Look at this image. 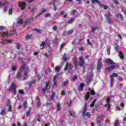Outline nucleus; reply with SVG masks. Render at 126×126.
Masks as SVG:
<instances>
[{"label":"nucleus","mask_w":126,"mask_h":126,"mask_svg":"<svg viewBox=\"0 0 126 126\" xmlns=\"http://www.w3.org/2000/svg\"><path fill=\"white\" fill-rule=\"evenodd\" d=\"M114 50L116 51V52H119V48H118V46L117 44H114Z\"/></svg>","instance_id":"obj_18"},{"label":"nucleus","mask_w":126,"mask_h":126,"mask_svg":"<svg viewBox=\"0 0 126 126\" xmlns=\"http://www.w3.org/2000/svg\"><path fill=\"white\" fill-rule=\"evenodd\" d=\"M115 126H120V122H119V121H116Z\"/></svg>","instance_id":"obj_56"},{"label":"nucleus","mask_w":126,"mask_h":126,"mask_svg":"<svg viewBox=\"0 0 126 126\" xmlns=\"http://www.w3.org/2000/svg\"><path fill=\"white\" fill-rule=\"evenodd\" d=\"M105 117L104 115H101L97 118L98 126H103V125H104L103 121H104V119H105Z\"/></svg>","instance_id":"obj_4"},{"label":"nucleus","mask_w":126,"mask_h":126,"mask_svg":"<svg viewBox=\"0 0 126 126\" xmlns=\"http://www.w3.org/2000/svg\"><path fill=\"white\" fill-rule=\"evenodd\" d=\"M19 92L20 94H25V92H24V91L23 90H19Z\"/></svg>","instance_id":"obj_37"},{"label":"nucleus","mask_w":126,"mask_h":126,"mask_svg":"<svg viewBox=\"0 0 126 126\" xmlns=\"http://www.w3.org/2000/svg\"><path fill=\"white\" fill-rule=\"evenodd\" d=\"M111 101V98H110V97H108L107 99V102L108 104H110V101Z\"/></svg>","instance_id":"obj_60"},{"label":"nucleus","mask_w":126,"mask_h":126,"mask_svg":"<svg viewBox=\"0 0 126 126\" xmlns=\"http://www.w3.org/2000/svg\"><path fill=\"white\" fill-rule=\"evenodd\" d=\"M8 1H6V0H5L3 3V6H5V5H8Z\"/></svg>","instance_id":"obj_41"},{"label":"nucleus","mask_w":126,"mask_h":126,"mask_svg":"<svg viewBox=\"0 0 126 126\" xmlns=\"http://www.w3.org/2000/svg\"><path fill=\"white\" fill-rule=\"evenodd\" d=\"M63 46H64V44L63 43L61 45L60 47V51L62 50V49L63 47Z\"/></svg>","instance_id":"obj_57"},{"label":"nucleus","mask_w":126,"mask_h":126,"mask_svg":"<svg viewBox=\"0 0 126 126\" xmlns=\"http://www.w3.org/2000/svg\"><path fill=\"white\" fill-rule=\"evenodd\" d=\"M92 3L94 4V3H97L98 2V0H91Z\"/></svg>","instance_id":"obj_43"},{"label":"nucleus","mask_w":126,"mask_h":126,"mask_svg":"<svg viewBox=\"0 0 126 126\" xmlns=\"http://www.w3.org/2000/svg\"><path fill=\"white\" fill-rule=\"evenodd\" d=\"M110 50H111V47H109L108 50H107V53L109 56H110Z\"/></svg>","instance_id":"obj_59"},{"label":"nucleus","mask_w":126,"mask_h":126,"mask_svg":"<svg viewBox=\"0 0 126 126\" xmlns=\"http://www.w3.org/2000/svg\"><path fill=\"white\" fill-rule=\"evenodd\" d=\"M11 69L13 70V71H15L17 70V68L15 65H14L12 68Z\"/></svg>","instance_id":"obj_39"},{"label":"nucleus","mask_w":126,"mask_h":126,"mask_svg":"<svg viewBox=\"0 0 126 126\" xmlns=\"http://www.w3.org/2000/svg\"><path fill=\"white\" fill-rule=\"evenodd\" d=\"M37 6L35 5L32 7V9L31 10L32 12H33L34 13V12H35V10H37Z\"/></svg>","instance_id":"obj_24"},{"label":"nucleus","mask_w":126,"mask_h":126,"mask_svg":"<svg viewBox=\"0 0 126 126\" xmlns=\"http://www.w3.org/2000/svg\"><path fill=\"white\" fill-rule=\"evenodd\" d=\"M78 90L79 91H83L84 90V84L83 83H81L78 87Z\"/></svg>","instance_id":"obj_10"},{"label":"nucleus","mask_w":126,"mask_h":126,"mask_svg":"<svg viewBox=\"0 0 126 126\" xmlns=\"http://www.w3.org/2000/svg\"><path fill=\"white\" fill-rule=\"evenodd\" d=\"M91 94L92 95H96V93L95 92V91H94V90H91Z\"/></svg>","instance_id":"obj_40"},{"label":"nucleus","mask_w":126,"mask_h":126,"mask_svg":"<svg viewBox=\"0 0 126 126\" xmlns=\"http://www.w3.org/2000/svg\"><path fill=\"white\" fill-rule=\"evenodd\" d=\"M41 103L40 101H37V107H40V103Z\"/></svg>","instance_id":"obj_62"},{"label":"nucleus","mask_w":126,"mask_h":126,"mask_svg":"<svg viewBox=\"0 0 126 126\" xmlns=\"http://www.w3.org/2000/svg\"><path fill=\"white\" fill-rule=\"evenodd\" d=\"M31 112V110H30V109L27 112V113H26L27 117L29 116V115H30Z\"/></svg>","instance_id":"obj_47"},{"label":"nucleus","mask_w":126,"mask_h":126,"mask_svg":"<svg viewBox=\"0 0 126 126\" xmlns=\"http://www.w3.org/2000/svg\"><path fill=\"white\" fill-rule=\"evenodd\" d=\"M104 7V9H108V8L109 7L108 6H106L105 5H102Z\"/></svg>","instance_id":"obj_64"},{"label":"nucleus","mask_w":126,"mask_h":126,"mask_svg":"<svg viewBox=\"0 0 126 126\" xmlns=\"http://www.w3.org/2000/svg\"><path fill=\"white\" fill-rule=\"evenodd\" d=\"M4 41L5 42H7V43H9V44H11V43H12V41H11V40H9V39H4Z\"/></svg>","instance_id":"obj_31"},{"label":"nucleus","mask_w":126,"mask_h":126,"mask_svg":"<svg viewBox=\"0 0 126 126\" xmlns=\"http://www.w3.org/2000/svg\"><path fill=\"white\" fill-rule=\"evenodd\" d=\"M32 21H33V17H31L29 19V20L28 21V24H31V23H32Z\"/></svg>","instance_id":"obj_21"},{"label":"nucleus","mask_w":126,"mask_h":126,"mask_svg":"<svg viewBox=\"0 0 126 126\" xmlns=\"http://www.w3.org/2000/svg\"><path fill=\"white\" fill-rule=\"evenodd\" d=\"M110 81H113L114 80V77L112 75L110 76Z\"/></svg>","instance_id":"obj_61"},{"label":"nucleus","mask_w":126,"mask_h":126,"mask_svg":"<svg viewBox=\"0 0 126 126\" xmlns=\"http://www.w3.org/2000/svg\"><path fill=\"white\" fill-rule=\"evenodd\" d=\"M74 32V30H70L69 31H68L67 32V34L68 35H71V34H73V32Z\"/></svg>","instance_id":"obj_22"},{"label":"nucleus","mask_w":126,"mask_h":126,"mask_svg":"<svg viewBox=\"0 0 126 126\" xmlns=\"http://www.w3.org/2000/svg\"><path fill=\"white\" fill-rule=\"evenodd\" d=\"M23 107L25 109L27 107V101L24 102L23 103Z\"/></svg>","instance_id":"obj_32"},{"label":"nucleus","mask_w":126,"mask_h":126,"mask_svg":"<svg viewBox=\"0 0 126 126\" xmlns=\"http://www.w3.org/2000/svg\"><path fill=\"white\" fill-rule=\"evenodd\" d=\"M112 75L113 77H118L119 76V74L117 73H113Z\"/></svg>","instance_id":"obj_36"},{"label":"nucleus","mask_w":126,"mask_h":126,"mask_svg":"<svg viewBox=\"0 0 126 126\" xmlns=\"http://www.w3.org/2000/svg\"><path fill=\"white\" fill-rule=\"evenodd\" d=\"M32 38V35L28 34L26 37L25 38L26 40H29L30 39H31Z\"/></svg>","instance_id":"obj_26"},{"label":"nucleus","mask_w":126,"mask_h":126,"mask_svg":"<svg viewBox=\"0 0 126 126\" xmlns=\"http://www.w3.org/2000/svg\"><path fill=\"white\" fill-rule=\"evenodd\" d=\"M98 29H99V28H98V27H92V33H95V31H96V30H98Z\"/></svg>","instance_id":"obj_16"},{"label":"nucleus","mask_w":126,"mask_h":126,"mask_svg":"<svg viewBox=\"0 0 126 126\" xmlns=\"http://www.w3.org/2000/svg\"><path fill=\"white\" fill-rule=\"evenodd\" d=\"M20 47H21V45H20V43H17L16 44V48L17 50H19L20 49Z\"/></svg>","instance_id":"obj_25"},{"label":"nucleus","mask_w":126,"mask_h":126,"mask_svg":"<svg viewBox=\"0 0 126 126\" xmlns=\"http://www.w3.org/2000/svg\"><path fill=\"white\" fill-rule=\"evenodd\" d=\"M23 70L25 72V79H27L28 78V72H29V67L26 66V65L25 64H23L19 72H18L16 74V78L17 79H21L23 77L22 76V71Z\"/></svg>","instance_id":"obj_1"},{"label":"nucleus","mask_w":126,"mask_h":126,"mask_svg":"<svg viewBox=\"0 0 126 126\" xmlns=\"http://www.w3.org/2000/svg\"><path fill=\"white\" fill-rule=\"evenodd\" d=\"M63 60L64 62H66V61H67V59L66 58V55L65 54V53L63 54Z\"/></svg>","instance_id":"obj_30"},{"label":"nucleus","mask_w":126,"mask_h":126,"mask_svg":"<svg viewBox=\"0 0 126 126\" xmlns=\"http://www.w3.org/2000/svg\"><path fill=\"white\" fill-rule=\"evenodd\" d=\"M15 31H12L10 32V36H12V35H14V34H15Z\"/></svg>","instance_id":"obj_45"},{"label":"nucleus","mask_w":126,"mask_h":126,"mask_svg":"<svg viewBox=\"0 0 126 126\" xmlns=\"http://www.w3.org/2000/svg\"><path fill=\"white\" fill-rule=\"evenodd\" d=\"M73 68V66H72V64L71 63L68 64V63H66L64 70L66 71L67 69H69V70H72V69Z\"/></svg>","instance_id":"obj_5"},{"label":"nucleus","mask_w":126,"mask_h":126,"mask_svg":"<svg viewBox=\"0 0 126 126\" xmlns=\"http://www.w3.org/2000/svg\"><path fill=\"white\" fill-rule=\"evenodd\" d=\"M55 70H56V71H60V70H61V67H60V66H57L55 67Z\"/></svg>","instance_id":"obj_33"},{"label":"nucleus","mask_w":126,"mask_h":126,"mask_svg":"<svg viewBox=\"0 0 126 126\" xmlns=\"http://www.w3.org/2000/svg\"><path fill=\"white\" fill-rule=\"evenodd\" d=\"M61 110V103H58L57 104V109L56 112H59Z\"/></svg>","instance_id":"obj_17"},{"label":"nucleus","mask_w":126,"mask_h":126,"mask_svg":"<svg viewBox=\"0 0 126 126\" xmlns=\"http://www.w3.org/2000/svg\"><path fill=\"white\" fill-rule=\"evenodd\" d=\"M45 45H46L45 43L44 42H42L41 44H40L39 45V47H41L40 48L41 50H42V49H44V46H45Z\"/></svg>","instance_id":"obj_28"},{"label":"nucleus","mask_w":126,"mask_h":126,"mask_svg":"<svg viewBox=\"0 0 126 126\" xmlns=\"http://www.w3.org/2000/svg\"><path fill=\"white\" fill-rule=\"evenodd\" d=\"M53 30H54V31H57L58 30V26H54L52 28Z\"/></svg>","instance_id":"obj_35"},{"label":"nucleus","mask_w":126,"mask_h":126,"mask_svg":"<svg viewBox=\"0 0 126 126\" xmlns=\"http://www.w3.org/2000/svg\"><path fill=\"white\" fill-rule=\"evenodd\" d=\"M119 56L121 60H125V57H124V55H123V53H122V52L120 51L119 52Z\"/></svg>","instance_id":"obj_19"},{"label":"nucleus","mask_w":126,"mask_h":126,"mask_svg":"<svg viewBox=\"0 0 126 126\" xmlns=\"http://www.w3.org/2000/svg\"><path fill=\"white\" fill-rule=\"evenodd\" d=\"M7 107H11V104H10V101L8 100L6 105Z\"/></svg>","instance_id":"obj_48"},{"label":"nucleus","mask_w":126,"mask_h":126,"mask_svg":"<svg viewBox=\"0 0 126 126\" xmlns=\"http://www.w3.org/2000/svg\"><path fill=\"white\" fill-rule=\"evenodd\" d=\"M105 63H108V64H110V65L115 64V63H114V61H113L110 59H106L105 60Z\"/></svg>","instance_id":"obj_11"},{"label":"nucleus","mask_w":126,"mask_h":126,"mask_svg":"<svg viewBox=\"0 0 126 126\" xmlns=\"http://www.w3.org/2000/svg\"><path fill=\"white\" fill-rule=\"evenodd\" d=\"M69 113L71 117H74V116H75V113H74V112H73L72 113L71 112H70V111H69Z\"/></svg>","instance_id":"obj_49"},{"label":"nucleus","mask_w":126,"mask_h":126,"mask_svg":"<svg viewBox=\"0 0 126 126\" xmlns=\"http://www.w3.org/2000/svg\"><path fill=\"white\" fill-rule=\"evenodd\" d=\"M105 17L106 19V22L111 24V23H112V19L110 18L111 17V13L105 14Z\"/></svg>","instance_id":"obj_7"},{"label":"nucleus","mask_w":126,"mask_h":126,"mask_svg":"<svg viewBox=\"0 0 126 126\" xmlns=\"http://www.w3.org/2000/svg\"><path fill=\"white\" fill-rule=\"evenodd\" d=\"M9 35V32H1V36H2L4 38L5 37H7Z\"/></svg>","instance_id":"obj_12"},{"label":"nucleus","mask_w":126,"mask_h":126,"mask_svg":"<svg viewBox=\"0 0 126 126\" xmlns=\"http://www.w3.org/2000/svg\"><path fill=\"white\" fill-rule=\"evenodd\" d=\"M72 21H73V19H69L67 21V23H68V24H71V23H72Z\"/></svg>","instance_id":"obj_42"},{"label":"nucleus","mask_w":126,"mask_h":126,"mask_svg":"<svg viewBox=\"0 0 126 126\" xmlns=\"http://www.w3.org/2000/svg\"><path fill=\"white\" fill-rule=\"evenodd\" d=\"M8 91L9 92L13 93L14 95H16V94H17V92L16 91V87L15 86V85L13 84V83L11 84L10 87H9Z\"/></svg>","instance_id":"obj_2"},{"label":"nucleus","mask_w":126,"mask_h":126,"mask_svg":"<svg viewBox=\"0 0 126 126\" xmlns=\"http://www.w3.org/2000/svg\"><path fill=\"white\" fill-rule=\"evenodd\" d=\"M33 30L34 31H37L38 33H41V30H38L37 28H35Z\"/></svg>","instance_id":"obj_52"},{"label":"nucleus","mask_w":126,"mask_h":126,"mask_svg":"<svg viewBox=\"0 0 126 126\" xmlns=\"http://www.w3.org/2000/svg\"><path fill=\"white\" fill-rule=\"evenodd\" d=\"M5 114V107H4L3 109L1 110L0 112V115L1 116H4Z\"/></svg>","instance_id":"obj_15"},{"label":"nucleus","mask_w":126,"mask_h":126,"mask_svg":"<svg viewBox=\"0 0 126 126\" xmlns=\"http://www.w3.org/2000/svg\"><path fill=\"white\" fill-rule=\"evenodd\" d=\"M102 66H103V59L99 58L96 65V69L98 72L101 71Z\"/></svg>","instance_id":"obj_3"},{"label":"nucleus","mask_w":126,"mask_h":126,"mask_svg":"<svg viewBox=\"0 0 126 126\" xmlns=\"http://www.w3.org/2000/svg\"><path fill=\"white\" fill-rule=\"evenodd\" d=\"M56 96V93L55 92H53L52 94L51 95V96L50 97L51 101H54V98Z\"/></svg>","instance_id":"obj_14"},{"label":"nucleus","mask_w":126,"mask_h":126,"mask_svg":"<svg viewBox=\"0 0 126 126\" xmlns=\"http://www.w3.org/2000/svg\"><path fill=\"white\" fill-rule=\"evenodd\" d=\"M87 111V108H83L82 115L85 114V112Z\"/></svg>","instance_id":"obj_54"},{"label":"nucleus","mask_w":126,"mask_h":126,"mask_svg":"<svg viewBox=\"0 0 126 126\" xmlns=\"http://www.w3.org/2000/svg\"><path fill=\"white\" fill-rule=\"evenodd\" d=\"M19 7H21L22 10H24L26 8V2H19Z\"/></svg>","instance_id":"obj_6"},{"label":"nucleus","mask_w":126,"mask_h":126,"mask_svg":"<svg viewBox=\"0 0 126 126\" xmlns=\"http://www.w3.org/2000/svg\"><path fill=\"white\" fill-rule=\"evenodd\" d=\"M8 14L9 15H12V8H10L9 10Z\"/></svg>","instance_id":"obj_50"},{"label":"nucleus","mask_w":126,"mask_h":126,"mask_svg":"<svg viewBox=\"0 0 126 126\" xmlns=\"http://www.w3.org/2000/svg\"><path fill=\"white\" fill-rule=\"evenodd\" d=\"M45 89H46V90H48V86H49V84L48 83V82H45Z\"/></svg>","instance_id":"obj_55"},{"label":"nucleus","mask_w":126,"mask_h":126,"mask_svg":"<svg viewBox=\"0 0 126 126\" xmlns=\"http://www.w3.org/2000/svg\"><path fill=\"white\" fill-rule=\"evenodd\" d=\"M80 63L78 65L79 66H84V64H85V61H84V59L83 57H79Z\"/></svg>","instance_id":"obj_8"},{"label":"nucleus","mask_w":126,"mask_h":126,"mask_svg":"<svg viewBox=\"0 0 126 126\" xmlns=\"http://www.w3.org/2000/svg\"><path fill=\"white\" fill-rule=\"evenodd\" d=\"M7 8H8L6 6L4 7V12H6V11H7Z\"/></svg>","instance_id":"obj_63"},{"label":"nucleus","mask_w":126,"mask_h":126,"mask_svg":"<svg viewBox=\"0 0 126 126\" xmlns=\"http://www.w3.org/2000/svg\"><path fill=\"white\" fill-rule=\"evenodd\" d=\"M90 98V92H88L87 93V96H86V100H88Z\"/></svg>","instance_id":"obj_27"},{"label":"nucleus","mask_w":126,"mask_h":126,"mask_svg":"<svg viewBox=\"0 0 126 126\" xmlns=\"http://www.w3.org/2000/svg\"><path fill=\"white\" fill-rule=\"evenodd\" d=\"M67 104H68V107H70L71 106V104H72V100L70 99V101L68 104V102L67 101Z\"/></svg>","instance_id":"obj_38"},{"label":"nucleus","mask_w":126,"mask_h":126,"mask_svg":"<svg viewBox=\"0 0 126 126\" xmlns=\"http://www.w3.org/2000/svg\"><path fill=\"white\" fill-rule=\"evenodd\" d=\"M18 24L20 25H22V24H23V21L22 20V19H20L18 22Z\"/></svg>","instance_id":"obj_34"},{"label":"nucleus","mask_w":126,"mask_h":126,"mask_svg":"<svg viewBox=\"0 0 126 126\" xmlns=\"http://www.w3.org/2000/svg\"><path fill=\"white\" fill-rule=\"evenodd\" d=\"M46 11H47V10L45 8H43V9L41 10V12H40L38 14V15H41V14H43V13H45Z\"/></svg>","instance_id":"obj_29"},{"label":"nucleus","mask_w":126,"mask_h":126,"mask_svg":"<svg viewBox=\"0 0 126 126\" xmlns=\"http://www.w3.org/2000/svg\"><path fill=\"white\" fill-rule=\"evenodd\" d=\"M87 44H88V45H89L90 46H92V43H91V42H90V40H89V39H87Z\"/></svg>","instance_id":"obj_46"},{"label":"nucleus","mask_w":126,"mask_h":126,"mask_svg":"<svg viewBox=\"0 0 126 126\" xmlns=\"http://www.w3.org/2000/svg\"><path fill=\"white\" fill-rule=\"evenodd\" d=\"M57 0H54V3H53V9L55 11H57V6H56V4H55V2H56Z\"/></svg>","instance_id":"obj_20"},{"label":"nucleus","mask_w":126,"mask_h":126,"mask_svg":"<svg viewBox=\"0 0 126 126\" xmlns=\"http://www.w3.org/2000/svg\"><path fill=\"white\" fill-rule=\"evenodd\" d=\"M83 117H87L88 119H90L91 118V115H90V113L87 112L86 113H84V114H82Z\"/></svg>","instance_id":"obj_13"},{"label":"nucleus","mask_w":126,"mask_h":126,"mask_svg":"<svg viewBox=\"0 0 126 126\" xmlns=\"http://www.w3.org/2000/svg\"><path fill=\"white\" fill-rule=\"evenodd\" d=\"M75 12H76V10H73L71 12V15H74V14H75Z\"/></svg>","instance_id":"obj_44"},{"label":"nucleus","mask_w":126,"mask_h":126,"mask_svg":"<svg viewBox=\"0 0 126 126\" xmlns=\"http://www.w3.org/2000/svg\"><path fill=\"white\" fill-rule=\"evenodd\" d=\"M119 65H113L111 66H109L108 68H106L105 69L106 70H108L109 71H112V70H114L115 69V67H119Z\"/></svg>","instance_id":"obj_9"},{"label":"nucleus","mask_w":126,"mask_h":126,"mask_svg":"<svg viewBox=\"0 0 126 126\" xmlns=\"http://www.w3.org/2000/svg\"><path fill=\"white\" fill-rule=\"evenodd\" d=\"M42 93L43 94H45L46 93V91H47L48 90H47L46 88L42 89Z\"/></svg>","instance_id":"obj_53"},{"label":"nucleus","mask_w":126,"mask_h":126,"mask_svg":"<svg viewBox=\"0 0 126 126\" xmlns=\"http://www.w3.org/2000/svg\"><path fill=\"white\" fill-rule=\"evenodd\" d=\"M97 101V99H94L90 105V108H92L95 105V102Z\"/></svg>","instance_id":"obj_23"},{"label":"nucleus","mask_w":126,"mask_h":126,"mask_svg":"<svg viewBox=\"0 0 126 126\" xmlns=\"http://www.w3.org/2000/svg\"><path fill=\"white\" fill-rule=\"evenodd\" d=\"M50 16H51V14H50V13H48L44 15L45 17H49Z\"/></svg>","instance_id":"obj_51"},{"label":"nucleus","mask_w":126,"mask_h":126,"mask_svg":"<svg viewBox=\"0 0 126 126\" xmlns=\"http://www.w3.org/2000/svg\"><path fill=\"white\" fill-rule=\"evenodd\" d=\"M35 80L31 81L30 82V84L29 86H30L31 85L34 84V83H35Z\"/></svg>","instance_id":"obj_58"}]
</instances>
